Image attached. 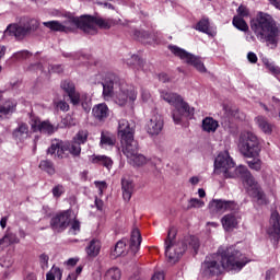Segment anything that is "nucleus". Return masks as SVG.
Wrapping results in <instances>:
<instances>
[{
    "instance_id": "obj_1",
    "label": "nucleus",
    "mask_w": 280,
    "mask_h": 280,
    "mask_svg": "<svg viewBox=\"0 0 280 280\" xmlns=\"http://www.w3.org/2000/svg\"><path fill=\"white\" fill-rule=\"evenodd\" d=\"M250 259L234 247L226 248L223 253L213 254L207 257L202 264V272L206 277L222 275L223 270H235L240 272Z\"/></svg>"
},
{
    "instance_id": "obj_2",
    "label": "nucleus",
    "mask_w": 280,
    "mask_h": 280,
    "mask_svg": "<svg viewBox=\"0 0 280 280\" xmlns=\"http://www.w3.org/2000/svg\"><path fill=\"white\" fill-rule=\"evenodd\" d=\"M66 21L61 22L63 25V32H72L75 27L82 30L85 34H97V27L101 30H110L112 24L109 20H104L100 16L81 15L74 16L71 13L65 15Z\"/></svg>"
},
{
    "instance_id": "obj_3",
    "label": "nucleus",
    "mask_w": 280,
    "mask_h": 280,
    "mask_svg": "<svg viewBox=\"0 0 280 280\" xmlns=\"http://www.w3.org/2000/svg\"><path fill=\"white\" fill-rule=\"evenodd\" d=\"M102 86L105 102L114 100L118 106H128L137 100V91L125 81H106Z\"/></svg>"
},
{
    "instance_id": "obj_4",
    "label": "nucleus",
    "mask_w": 280,
    "mask_h": 280,
    "mask_svg": "<svg viewBox=\"0 0 280 280\" xmlns=\"http://www.w3.org/2000/svg\"><path fill=\"white\" fill-rule=\"evenodd\" d=\"M250 30L260 43L267 45H277V38L280 36V27L277 26L270 14L260 12L256 19L250 22Z\"/></svg>"
},
{
    "instance_id": "obj_5",
    "label": "nucleus",
    "mask_w": 280,
    "mask_h": 280,
    "mask_svg": "<svg viewBox=\"0 0 280 280\" xmlns=\"http://www.w3.org/2000/svg\"><path fill=\"white\" fill-rule=\"evenodd\" d=\"M174 237H176V230L174 228L168 230L167 238L165 241V256L168 264H176L183 257V253L187 250V244L189 248H194L195 253L200 246V242L196 236H187L184 241L179 243H174Z\"/></svg>"
},
{
    "instance_id": "obj_6",
    "label": "nucleus",
    "mask_w": 280,
    "mask_h": 280,
    "mask_svg": "<svg viewBox=\"0 0 280 280\" xmlns=\"http://www.w3.org/2000/svg\"><path fill=\"white\" fill-rule=\"evenodd\" d=\"M161 97L164 102L174 106L171 115L174 124L177 126L183 124L186 119H191L194 117V107L189 106V103L185 102V98H183L180 94L174 92H161Z\"/></svg>"
},
{
    "instance_id": "obj_7",
    "label": "nucleus",
    "mask_w": 280,
    "mask_h": 280,
    "mask_svg": "<svg viewBox=\"0 0 280 280\" xmlns=\"http://www.w3.org/2000/svg\"><path fill=\"white\" fill-rule=\"evenodd\" d=\"M236 172L238 174L236 177L242 178L243 187L246 190L248 197L253 198V200H255L260 206L268 205L269 201L266 192H264L259 182L255 179V176H253L250 171H248L246 166H238L236 167Z\"/></svg>"
},
{
    "instance_id": "obj_8",
    "label": "nucleus",
    "mask_w": 280,
    "mask_h": 280,
    "mask_svg": "<svg viewBox=\"0 0 280 280\" xmlns=\"http://www.w3.org/2000/svg\"><path fill=\"white\" fill-rule=\"evenodd\" d=\"M238 152L245 159H257L261 154V143L259 138L252 131H242L237 143Z\"/></svg>"
},
{
    "instance_id": "obj_9",
    "label": "nucleus",
    "mask_w": 280,
    "mask_h": 280,
    "mask_svg": "<svg viewBox=\"0 0 280 280\" xmlns=\"http://www.w3.org/2000/svg\"><path fill=\"white\" fill-rule=\"evenodd\" d=\"M214 174H223L224 178H237V168L235 162L229 154V151H223L218 154L214 160Z\"/></svg>"
},
{
    "instance_id": "obj_10",
    "label": "nucleus",
    "mask_w": 280,
    "mask_h": 280,
    "mask_svg": "<svg viewBox=\"0 0 280 280\" xmlns=\"http://www.w3.org/2000/svg\"><path fill=\"white\" fill-rule=\"evenodd\" d=\"M67 152H70L72 156H80L82 147H80V143L75 141L69 143L57 140L52 142L50 148L47 150V153L55 156V159H65V156H67Z\"/></svg>"
},
{
    "instance_id": "obj_11",
    "label": "nucleus",
    "mask_w": 280,
    "mask_h": 280,
    "mask_svg": "<svg viewBox=\"0 0 280 280\" xmlns=\"http://www.w3.org/2000/svg\"><path fill=\"white\" fill-rule=\"evenodd\" d=\"M168 49L174 54V56L182 59L183 62L195 67V69L199 71V73H207V67H205V63L202 62V60H200V57H196L195 55L187 52V50L178 46H168Z\"/></svg>"
},
{
    "instance_id": "obj_12",
    "label": "nucleus",
    "mask_w": 280,
    "mask_h": 280,
    "mask_svg": "<svg viewBox=\"0 0 280 280\" xmlns=\"http://www.w3.org/2000/svg\"><path fill=\"white\" fill-rule=\"evenodd\" d=\"M267 233L275 246L279 244L280 241V215L279 212L272 211L269 219V226L267 228Z\"/></svg>"
},
{
    "instance_id": "obj_13",
    "label": "nucleus",
    "mask_w": 280,
    "mask_h": 280,
    "mask_svg": "<svg viewBox=\"0 0 280 280\" xmlns=\"http://www.w3.org/2000/svg\"><path fill=\"white\" fill-rule=\"evenodd\" d=\"M31 128L33 132H42L43 135H54L58 130V127L47 120L42 121L38 117L31 118Z\"/></svg>"
},
{
    "instance_id": "obj_14",
    "label": "nucleus",
    "mask_w": 280,
    "mask_h": 280,
    "mask_svg": "<svg viewBox=\"0 0 280 280\" xmlns=\"http://www.w3.org/2000/svg\"><path fill=\"white\" fill-rule=\"evenodd\" d=\"M69 222H71V211L67 210L59 214H56V217L51 219L50 224L54 231H57V233H60V231H65V229L69 226Z\"/></svg>"
},
{
    "instance_id": "obj_15",
    "label": "nucleus",
    "mask_w": 280,
    "mask_h": 280,
    "mask_svg": "<svg viewBox=\"0 0 280 280\" xmlns=\"http://www.w3.org/2000/svg\"><path fill=\"white\" fill-rule=\"evenodd\" d=\"M240 222H242V215L237 212L228 213L221 219L224 231H235L240 228Z\"/></svg>"
},
{
    "instance_id": "obj_16",
    "label": "nucleus",
    "mask_w": 280,
    "mask_h": 280,
    "mask_svg": "<svg viewBox=\"0 0 280 280\" xmlns=\"http://www.w3.org/2000/svg\"><path fill=\"white\" fill-rule=\"evenodd\" d=\"M60 89L67 93L73 106H78V104H80V92L75 91V84L72 81H61Z\"/></svg>"
},
{
    "instance_id": "obj_17",
    "label": "nucleus",
    "mask_w": 280,
    "mask_h": 280,
    "mask_svg": "<svg viewBox=\"0 0 280 280\" xmlns=\"http://www.w3.org/2000/svg\"><path fill=\"white\" fill-rule=\"evenodd\" d=\"M122 152L127 159L129 156H135L137 152H139V142L135 140V136H131L129 138H122L120 139Z\"/></svg>"
},
{
    "instance_id": "obj_18",
    "label": "nucleus",
    "mask_w": 280,
    "mask_h": 280,
    "mask_svg": "<svg viewBox=\"0 0 280 280\" xmlns=\"http://www.w3.org/2000/svg\"><path fill=\"white\" fill-rule=\"evenodd\" d=\"M135 121L127 120V119H120L118 121V137L120 139H127L130 137H135Z\"/></svg>"
},
{
    "instance_id": "obj_19",
    "label": "nucleus",
    "mask_w": 280,
    "mask_h": 280,
    "mask_svg": "<svg viewBox=\"0 0 280 280\" xmlns=\"http://www.w3.org/2000/svg\"><path fill=\"white\" fill-rule=\"evenodd\" d=\"M163 126V116L153 114L147 124V131L149 135H161Z\"/></svg>"
},
{
    "instance_id": "obj_20",
    "label": "nucleus",
    "mask_w": 280,
    "mask_h": 280,
    "mask_svg": "<svg viewBox=\"0 0 280 280\" xmlns=\"http://www.w3.org/2000/svg\"><path fill=\"white\" fill-rule=\"evenodd\" d=\"M235 207H237V205L234 203V201H226L222 199H214L210 202V209L215 213H224V211H233Z\"/></svg>"
},
{
    "instance_id": "obj_21",
    "label": "nucleus",
    "mask_w": 280,
    "mask_h": 280,
    "mask_svg": "<svg viewBox=\"0 0 280 280\" xmlns=\"http://www.w3.org/2000/svg\"><path fill=\"white\" fill-rule=\"evenodd\" d=\"M141 232L139 229H133L131 232V237L129 240V255H137L141 248Z\"/></svg>"
},
{
    "instance_id": "obj_22",
    "label": "nucleus",
    "mask_w": 280,
    "mask_h": 280,
    "mask_svg": "<svg viewBox=\"0 0 280 280\" xmlns=\"http://www.w3.org/2000/svg\"><path fill=\"white\" fill-rule=\"evenodd\" d=\"M4 36H15V38L27 36L25 24H10L4 31Z\"/></svg>"
},
{
    "instance_id": "obj_23",
    "label": "nucleus",
    "mask_w": 280,
    "mask_h": 280,
    "mask_svg": "<svg viewBox=\"0 0 280 280\" xmlns=\"http://www.w3.org/2000/svg\"><path fill=\"white\" fill-rule=\"evenodd\" d=\"M109 114L110 109H108L106 103H100L92 108V115L95 119H98V121H104V119L108 118Z\"/></svg>"
},
{
    "instance_id": "obj_24",
    "label": "nucleus",
    "mask_w": 280,
    "mask_h": 280,
    "mask_svg": "<svg viewBox=\"0 0 280 280\" xmlns=\"http://www.w3.org/2000/svg\"><path fill=\"white\" fill-rule=\"evenodd\" d=\"M30 137V127L25 122H21L18 128L13 130V139L23 143Z\"/></svg>"
},
{
    "instance_id": "obj_25",
    "label": "nucleus",
    "mask_w": 280,
    "mask_h": 280,
    "mask_svg": "<svg viewBox=\"0 0 280 280\" xmlns=\"http://www.w3.org/2000/svg\"><path fill=\"white\" fill-rule=\"evenodd\" d=\"M121 190L124 200L129 202L130 198H132V191H135V184L130 178L124 177L121 179Z\"/></svg>"
},
{
    "instance_id": "obj_26",
    "label": "nucleus",
    "mask_w": 280,
    "mask_h": 280,
    "mask_svg": "<svg viewBox=\"0 0 280 280\" xmlns=\"http://www.w3.org/2000/svg\"><path fill=\"white\" fill-rule=\"evenodd\" d=\"M254 121L259 130H261V132H264L265 135H272L273 126L272 124H270V121H268V118H266L265 116H257Z\"/></svg>"
},
{
    "instance_id": "obj_27",
    "label": "nucleus",
    "mask_w": 280,
    "mask_h": 280,
    "mask_svg": "<svg viewBox=\"0 0 280 280\" xmlns=\"http://www.w3.org/2000/svg\"><path fill=\"white\" fill-rule=\"evenodd\" d=\"M115 136H113V133L107 131H103L101 133L100 145L103 148V150H110L115 148Z\"/></svg>"
},
{
    "instance_id": "obj_28",
    "label": "nucleus",
    "mask_w": 280,
    "mask_h": 280,
    "mask_svg": "<svg viewBox=\"0 0 280 280\" xmlns=\"http://www.w3.org/2000/svg\"><path fill=\"white\" fill-rule=\"evenodd\" d=\"M201 128L203 132H208L209 135H211L215 132L218 128H220V124L218 122V120L213 119L212 117H206L202 120Z\"/></svg>"
},
{
    "instance_id": "obj_29",
    "label": "nucleus",
    "mask_w": 280,
    "mask_h": 280,
    "mask_svg": "<svg viewBox=\"0 0 280 280\" xmlns=\"http://www.w3.org/2000/svg\"><path fill=\"white\" fill-rule=\"evenodd\" d=\"M195 30L208 34V36H215V28L209 24V19H202L197 23Z\"/></svg>"
},
{
    "instance_id": "obj_30",
    "label": "nucleus",
    "mask_w": 280,
    "mask_h": 280,
    "mask_svg": "<svg viewBox=\"0 0 280 280\" xmlns=\"http://www.w3.org/2000/svg\"><path fill=\"white\" fill-rule=\"evenodd\" d=\"M126 242L118 241L115 247L110 250V259H117L118 257H125L127 255Z\"/></svg>"
},
{
    "instance_id": "obj_31",
    "label": "nucleus",
    "mask_w": 280,
    "mask_h": 280,
    "mask_svg": "<svg viewBox=\"0 0 280 280\" xmlns=\"http://www.w3.org/2000/svg\"><path fill=\"white\" fill-rule=\"evenodd\" d=\"M91 162L96 165H103L107 170H110V167H113V160L106 155H92Z\"/></svg>"
},
{
    "instance_id": "obj_32",
    "label": "nucleus",
    "mask_w": 280,
    "mask_h": 280,
    "mask_svg": "<svg viewBox=\"0 0 280 280\" xmlns=\"http://www.w3.org/2000/svg\"><path fill=\"white\" fill-rule=\"evenodd\" d=\"M127 65H129V67H135L139 70L142 71H147L145 67L147 63L145 61H143V59L139 58V56L137 55H132L130 56V58L127 59Z\"/></svg>"
},
{
    "instance_id": "obj_33",
    "label": "nucleus",
    "mask_w": 280,
    "mask_h": 280,
    "mask_svg": "<svg viewBox=\"0 0 280 280\" xmlns=\"http://www.w3.org/2000/svg\"><path fill=\"white\" fill-rule=\"evenodd\" d=\"M103 280H121V269L119 267L108 268L103 275Z\"/></svg>"
},
{
    "instance_id": "obj_34",
    "label": "nucleus",
    "mask_w": 280,
    "mask_h": 280,
    "mask_svg": "<svg viewBox=\"0 0 280 280\" xmlns=\"http://www.w3.org/2000/svg\"><path fill=\"white\" fill-rule=\"evenodd\" d=\"M102 249V243L97 240H93L90 242L89 246L86 247V253L89 257H97L100 255V250Z\"/></svg>"
},
{
    "instance_id": "obj_35",
    "label": "nucleus",
    "mask_w": 280,
    "mask_h": 280,
    "mask_svg": "<svg viewBox=\"0 0 280 280\" xmlns=\"http://www.w3.org/2000/svg\"><path fill=\"white\" fill-rule=\"evenodd\" d=\"M128 159L131 165H135L136 167H141L148 163V158L143 154H139V152L133 153V156H129Z\"/></svg>"
},
{
    "instance_id": "obj_36",
    "label": "nucleus",
    "mask_w": 280,
    "mask_h": 280,
    "mask_svg": "<svg viewBox=\"0 0 280 280\" xmlns=\"http://www.w3.org/2000/svg\"><path fill=\"white\" fill-rule=\"evenodd\" d=\"M44 27H48L51 32H65V25L60 21L43 22Z\"/></svg>"
},
{
    "instance_id": "obj_37",
    "label": "nucleus",
    "mask_w": 280,
    "mask_h": 280,
    "mask_svg": "<svg viewBox=\"0 0 280 280\" xmlns=\"http://www.w3.org/2000/svg\"><path fill=\"white\" fill-rule=\"evenodd\" d=\"M14 108H16V104L14 102L5 101L2 105H0V114L10 115V113H14Z\"/></svg>"
},
{
    "instance_id": "obj_38",
    "label": "nucleus",
    "mask_w": 280,
    "mask_h": 280,
    "mask_svg": "<svg viewBox=\"0 0 280 280\" xmlns=\"http://www.w3.org/2000/svg\"><path fill=\"white\" fill-rule=\"evenodd\" d=\"M2 240H4V243H7V246H12V244H19L21 242L19 236L15 233L10 232V231L5 232Z\"/></svg>"
},
{
    "instance_id": "obj_39",
    "label": "nucleus",
    "mask_w": 280,
    "mask_h": 280,
    "mask_svg": "<svg viewBox=\"0 0 280 280\" xmlns=\"http://www.w3.org/2000/svg\"><path fill=\"white\" fill-rule=\"evenodd\" d=\"M234 27L236 30H240L241 32H248V24H246V21L244 19L240 18V15H235L232 21Z\"/></svg>"
},
{
    "instance_id": "obj_40",
    "label": "nucleus",
    "mask_w": 280,
    "mask_h": 280,
    "mask_svg": "<svg viewBox=\"0 0 280 280\" xmlns=\"http://www.w3.org/2000/svg\"><path fill=\"white\" fill-rule=\"evenodd\" d=\"M46 280H62V270L54 266L46 275Z\"/></svg>"
},
{
    "instance_id": "obj_41",
    "label": "nucleus",
    "mask_w": 280,
    "mask_h": 280,
    "mask_svg": "<svg viewBox=\"0 0 280 280\" xmlns=\"http://www.w3.org/2000/svg\"><path fill=\"white\" fill-rule=\"evenodd\" d=\"M89 140V131L88 130H80L73 138V141L75 143H79V145L84 144L85 141Z\"/></svg>"
},
{
    "instance_id": "obj_42",
    "label": "nucleus",
    "mask_w": 280,
    "mask_h": 280,
    "mask_svg": "<svg viewBox=\"0 0 280 280\" xmlns=\"http://www.w3.org/2000/svg\"><path fill=\"white\" fill-rule=\"evenodd\" d=\"M40 170H44V172H47V174H55L56 170L54 168V163L50 161L44 160L39 163Z\"/></svg>"
},
{
    "instance_id": "obj_43",
    "label": "nucleus",
    "mask_w": 280,
    "mask_h": 280,
    "mask_svg": "<svg viewBox=\"0 0 280 280\" xmlns=\"http://www.w3.org/2000/svg\"><path fill=\"white\" fill-rule=\"evenodd\" d=\"M24 27L26 28V33L30 34V32H36L40 27V23L37 20H30L24 24Z\"/></svg>"
},
{
    "instance_id": "obj_44",
    "label": "nucleus",
    "mask_w": 280,
    "mask_h": 280,
    "mask_svg": "<svg viewBox=\"0 0 280 280\" xmlns=\"http://www.w3.org/2000/svg\"><path fill=\"white\" fill-rule=\"evenodd\" d=\"M201 207H205V201L197 198L189 199L188 209H201Z\"/></svg>"
},
{
    "instance_id": "obj_45",
    "label": "nucleus",
    "mask_w": 280,
    "mask_h": 280,
    "mask_svg": "<svg viewBox=\"0 0 280 280\" xmlns=\"http://www.w3.org/2000/svg\"><path fill=\"white\" fill-rule=\"evenodd\" d=\"M248 167L250 170H255V172H259L261 170V160L258 158H254V160L247 162Z\"/></svg>"
},
{
    "instance_id": "obj_46",
    "label": "nucleus",
    "mask_w": 280,
    "mask_h": 280,
    "mask_svg": "<svg viewBox=\"0 0 280 280\" xmlns=\"http://www.w3.org/2000/svg\"><path fill=\"white\" fill-rule=\"evenodd\" d=\"M69 224H70L69 233L71 235H78V232L80 231V221H78L75 219L73 221H71V219H70Z\"/></svg>"
},
{
    "instance_id": "obj_47",
    "label": "nucleus",
    "mask_w": 280,
    "mask_h": 280,
    "mask_svg": "<svg viewBox=\"0 0 280 280\" xmlns=\"http://www.w3.org/2000/svg\"><path fill=\"white\" fill-rule=\"evenodd\" d=\"M94 185L98 190L100 196H103L104 191L108 189V184H106V182H94Z\"/></svg>"
},
{
    "instance_id": "obj_48",
    "label": "nucleus",
    "mask_w": 280,
    "mask_h": 280,
    "mask_svg": "<svg viewBox=\"0 0 280 280\" xmlns=\"http://www.w3.org/2000/svg\"><path fill=\"white\" fill-rule=\"evenodd\" d=\"M39 264L43 270H47L49 268V256L42 254L39 256Z\"/></svg>"
},
{
    "instance_id": "obj_49",
    "label": "nucleus",
    "mask_w": 280,
    "mask_h": 280,
    "mask_svg": "<svg viewBox=\"0 0 280 280\" xmlns=\"http://www.w3.org/2000/svg\"><path fill=\"white\" fill-rule=\"evenodd\" d=\"M52 196L54 198H60V196H62V194H65V186L62 185H57L52 188Z\"/></svg>"
},
{
    "instance_id": "obj_50",
    "label": "nucleus",
    "mask_w": 280,
    "mask_h": 280,
    "mask_svg": "<svg viewBox=\"0 0 280 280\" xmlns=\"http://www.w3.org/2000/svg\"><path fill=\"white\" fill-rule=\"evenodd\" d=\"M138 40H141L142 43H152V39H150V34L145 32H137Z\"/></svg>"
},
{
    "instance_id": "obj_51",
    "label": "nucleus",
    "mask_w": 280,
    "mask_h": 280,
    "mask_svg": "<svg viewBox=\"0 0 280 280\" xmlns=\"http://www.w3.org/2000/svg\"><path fill=\"white\" fill-rule=\"evenodd\" d=\"M0 266H2V268H10L12 266V258L11 257H2L0 259Z\"/></svg>"
},
{
    "instance_id": "obj_52",
    "label": "nucleus",
    "mask_w": 280,
    "mask_h": 280,
    "mask_svg": "<svg viewBox=\"0 0 280 280\" xmlns=\"http://www.w3.org/2000/svg\"><path fill=\"white\" fill-rule=\"evenodd\" d=\"M237 14L240 18L248 16L249 14L248 8H246V5L244 4H241L237 9Z\"/></svg>"
},
{
    "instance_id": "obj_53",
    "label": "nucleus",
    "mask_w": 280,
    "mask_h": 280,
    "mask_svg": "<svg viewBox=\"0 0 280 280\" xmlns=\"http://www.w3.org/2000/svg\"><path fill=\"white\" fill-rule=\"evenodd\" d=\"M266 66L269 69V71L273 73V75H279L280 68L278 66H275V63H269V62H267Z\"/></svg>"
},
{
    "instance_id": "obj_54",
    "label": "nucleus",
    "mask_w": 280,
    "mask_h": 280,
    "mask_svg": "<svg viewBox=\"0 0 280 280\" xmlns=\"http://www.w3.org/2000/svg\"><path fill=\"white\" fill-rule=\"evenodd\" d=\"M57 108H59V110H62L63 113H67V110H69V104L65 101H60L57 103Z\"/></svg>"
},
{
    "instance_id": "obj_55",
    "label": "nucleus",
    "mask_w": 280,
    "mask_h": 280,
    "mask_svg": "<svg viewBox=\"0 0 280 280\" xmlns=\"http://www.w3.org/2000/svg\"><path fill=\"white\" fill-rule=\"evenodd\" d=\"M247 60L249 61V62H252V65H255V63H257V55L255 54V52H253V51H250V52H248L247 54Z\"/></svg>"
},
{
    "instance_id": "obj_56",
    "label": "nucleus",
    "mask_w": 280,
    "mask_h": 280,
    "mask_svg": "<svg viewBox=\"0 0 280 280\" xmlns=\"http://www.w3.org/2000/svg\"><path fill=\"white\" fill-rule=\"evenodd\" d=\"M15 58H18V59L30 58V51L22 50L20 52H16Z\"/></svg>"
},
{
    "instance_id": "obj_57",
    "label": "nucleus",
    "mask_w": 280,
    "mask_h": 280,
    "mask_svg": "<svg viewBox=\"0 0 280 280\" xmlns=\"http://www.w3.org/2000/svg\"><path fill=\"white\" fill-rule=\"evenodd\" d=\"M141 97H142V101H144V102H150V97H151L150 91H148V90H142V91H141Z\"/></svg>"
},
{
    "instance_id": "obj_58",
    "label": "nucleus",
    "mask_w": 280,
    "mask_h": 280,
    "mask_svg": "<svg viewBox=\"0 0 280 280\" xmlns=\"http://www.w3.org/2000/svg\"><path fill=\"white\" fill-rule=\"evenodd\" d=\"M71 117H66L61 120V125L60 128H68L69 126H71Z\"/></svg>"
},
{
    "instance_id": "obj_59",
    "label": "nucleus",
    "mask_w": 280,
    "mask_h": 280,
    "mask_svg": "<svg viewBox=\"0 0 280 280\" xmlns=\"http://www.w3.org/2000/svg\"><path fill=\"white\" fill-rule=\"evenodd\" d=\"M151 280H165L163 272H155Z\"/></svg>"
},
{
    "instance_id": "obj_60",
    "label": "nucleus",
    "mask_w": 280,
    "mask_h": 280,
    "mask_svg": "<svg viewBox=\"0 0 280 280\" xmlns=\"http://www.w3.org/2000/svg\"><path fill=\"white\" fill-rule=\"evenodd\" d=\"M189 183H190V185L196 186V185H198V183H200V177L192 176L189 178Z\"/></svg>"
},
{
    "instance_id": "obj_61",
    "label": "nucleus",
    "mask_w": 280,
    "mask_h": 280,
    "mask_svg": "<svg viewBox=\"0 0 280 280\" xmlns=\"http://www.w3.org/2000/svg\"><path fill=\"white\" fill-rule=\"evenodd\" d=\"M95 205L96 208L98 209V211H102V209H104V201H102V199H95Z\"/></svg>"
},
{
    "instance_id": "obj_62",
    "label": "nucleus",
    "mask_w": 280,
    "mask_h": 280,
    "mask_svg": "<svg viewBox=\"0 0 280 280\" xmlns=\"http://www.w3.org/2000/svg\"><path fill=\"white\" fill-rule=\"evenodd\" d=\"M51 72L52 73H62V66H52Z\"/></svg>"
},
{
    "instance_id": "obj_63",
    "label": "nucleus",
    "mask_w": 280,
    "mask_h": 280,
    "mask_svg": "<svg viewBox=\"0 0 280 280\" xmlns=\"http://www.w3.org/2000/svg\"><path fill=\"white\" fill-rule=\"evenodd\" d=\"M0 226H1V229H5V226H8V217H3L0 220Z\"/></svg>"
},
{
    "instance_id": "obj_64",
    "label": "nucleus",
    "mask_w": 280,
    "mask_h": 280,
    "mask_svg": "<svg viewBox=\"0 0 280 280\" xmlns=\"http://www.w3.org/2000/svg\"><path fill=\"white\" fill-rule=\"evenodd\" d=\"M66 280H78L77 273H69Z\"/></svg>"
}]
</instances>
